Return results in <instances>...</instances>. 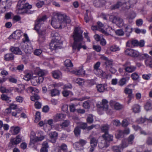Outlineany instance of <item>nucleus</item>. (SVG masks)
Returning a JSON list of instances; mask_svg holds the SVG:
<instances>
[{"instance_id":"2eb2a0df","label":"nucleus","mask_w":152,"mask_h":152,"mask_svg":"<svg viewBox=\"0 0 152 152\" xmlns=\"http://www.w3.org/2000/svg\"><path fill=\"white\" fill-rule=\"evenodd\" d=\"M39 92V90L38 89L34 88L31 93L33 95L31 97V99L32 101L37 100L39 99V96L37 94Z\"/></svg>"},{"instance_id":"a878e982","label":"nucleus","mask_w":152,"mask_h":152,"mask_svg":"<svg viewBox=\"0 0 152 152\" xmlns=\"http://www.w3.org/2000/svg\"><path fill=\"white\" fill-rule=\"evenodd\" d=\"M49 145L47 141L44 142L42 144V147L41 148V152H48Z\"/></svg>"},{"instance_id":"680f3d73","label":"nucleus","mask_w":152,"mask_h":152,"mask_svg":"<svg viewBox=\"0 0 152 152\" xmlns=\"http://www.w3.org/2000/svg\"><path fill=\"white\" fill-rule=\"evenodd\" d=\"M87 124L86 123H80V128L83 129H86Z\"/></svg>"},{"instance_id":"aec40b11","label":"nucleus","mask_w":152,"mask_h":152,"mask_svg":"<svg viewBox=\"0 0 152 152\" xmlns=\"http://www.w3.org/2000/svg\"><path fill=\"white\" fill-rule=\"evenodd\" d=\"M102 137L104 140H105L106 142H109L113 141V137L108 133L104 134L102 135Z\"/></svg>"},{"instance_id":"1a4fd4ad","label":"nucleus","mask_w":152,"mask_h":152,"mask_svg":"<svg viewBox=\"0 0 152 152\" xmlns=\"http://www.w3.org/2000/svg\"><path fill=\"white\" fill-rule=\"evenodd\" d=\"M142 57L145 59V63L146 66L152 68V57L146 54H143Z\"/></svg>"},{"instance_id":"7ed1b4c3","label":"nucleus","mask_w":152,"mask_h":152,"mask_svg":"<svg viewBox=\"0 0 152 152\" xmlns=\"http://www.w3.org/2000/svg\"><path fill=\"white\" fill-rule=\"evenodd\" d=\"M136 3L134 0H130L128 2L126 3L122 2L121 1L118 2L114 5L111 6V10H114L120 7H121L123 10H125L129 9L131 7H132Z\"/></svg>"},{"instance_id":"393cba45","label":"nucleus","mask_w":152,"mask_h":152,"mask_svg":"<svg viewBox=\"0 0 152 152\" xmlns=\"http://www.w3.org/2000/svg\"><path fill=\"white\" fill-rule=\"evenodd\" d=\"M103 59L105 61L104 62V64L106 67H111L113 64V61L112 60H109L108 58L105 57H103Z\"/></svg>"},{"instance_id":"338daca9","label":"nucleus","mask_w":152,"mask_h":152,"mask_svg":"<svg viewBox=\"0 0 152 152\" xmlns=\"http://www.w3.org/2000/svg\"><path fill=\"white\" fill-rule=\"evenodd\" d=\"M0 91L2 93H7L9 91V90L1 86L0 87Z\"/></svg>"},{"instance_id":"58836bf2","label":"nucleus","mask_w":152,"mask_h":152,"mask_svg":"<svg viewBox=\"0 0 152 152\" xmlns=\"http://www.w3.org/2000/svg\"><path fill=\"white\" fill-rule=\"evenodd\" d=\"M1 98L2 100L5 101L8 103L11 101V100H10V97L6 94H2L1 96Z\"/></svg>"},{"instance_id":"a211bd4d","label":"nucleus","mask_w":152,"mask_h":152,"mask_svg":"<svg viewBox=\"0 0 152 152\" xmlns=\"http://www.w3.org/2000/svg\"><path fill=\"white\" fill-rule=\"evenodd\" d=\"M97 91L100 93H103L107 91V85L105 84H99L96 86Z\"/></svg>"},{"instance_id":"6e6552de","label":"nucleus","mask_w":152,"mask_h":152,"mask_svg":"<svg viewBox=\"0 0 152 152\" xmlns=\"http://www.w3.org/2000/svg\"><path fill=\"white\" fill-rule=\"evenodd\" d=\"M46 19L47 17L46 15H44L41 18H38L35 21L34 29L37 31L41 30L40 29L41 24H42Z\"/></svg>"},{"instance_id":"5fc2aeb1","label":"nucleus","mask_w":152,"mask_h":152,"mask_svg":"<svg viewBox=\"0 0 152 152\" xmlns=\"http://www.w3.org/2000/svg\"><path fill=\"white\" fill-rule=\"evenodd\" d=\"M145 108L146 110H148L152 109V104L150 102H147L145 105Z\"/></svg>"},{"instance_id":"f03ea898","label":"nucleus","mask_w":152,"mask_h":152,"mask_svg":"<svg viewBox=\"0 0 152 152\" xmlns=\"http://www.w3.org/2000/svg\"><path fill=\"white\" fill-rule=\"evenodd\" d=\"M71 20L69 17L64 14H56L52 17L51 24L55 28H62L66 26L67 23H69Z\"/></svg>"},{"instance_id":"6ab92c4d","label":"nucleus","mask_w":152,"mask_h":152,"mask_svg":"<svg viewBox=\"0 0 152 152\" xmlns=\"http://www.w3.org/2000/svg\"><path fill=\"white\" fill-rule=\"evenodd\" d=\"M51 142L53 143L56 142L58 137V133L56 132H52L49 134Z\"/></svg>"},{"instance_id":"f704fd0d","label":"nucleus","mask_w":152,"mask_h":152,"mask_svg":"<svg viewBox=\"0 0 152 152\" xmlns=\"http://www.w3.org/2000/svg\"><path fill=\"white\" fill-rule=\"evenodd\" d=\"M113 104H114V109L116 110H120L121 109L124 107L123 105L118 102H114Z\"/></svg>"},{"instance_id":"774afa93","label":"nucleus","mask_w":152,"mask_h":152,"mask_svg":"<svg viewBox=\"0 0 152 152\" xmlns=\"http://www.w3.org/2000/svg\"><path fill=\"white\" fill-rule=\"evenodd\" d=\"M146 143L148 145H152V138L148 137L146 140Z\"/></svg>"},{"instance_id":"6e6d98bb","label":"nucleus","mask_w":152,"mask_h":152,"mask_svg":"<svg viewBox=\"0 0 152 152\" xmlns=\"http://www.w3.org/2000/svg\"><path fill=\"white\" fill-rule=\"evenodd\" d=\"M74 132L75 135L78 137L80 135V132L79 128L78 127H76L74 130Z\"/></svg>"},{"instance_id":"13d9d810","label":"nucleus","mask_w":152,"mask_h":152,"mask_svg":"<svg viewBox=\"0 0 152 152\" xmlns=\"http://www.w3.org/2000/svg\"><path fill=\"white\" fill-rule=\"evenodd\" d=\"M145 121H146V118L142 117H141L138 119L137 120V123L140 124H142Z\"/></svg>"},{"instance_id":"cd10ccee","label":"nucleus","mask_w":152,"mask_h":152,"mask_svg":"<svg viewBox=\"0 0 152 152\" xmlns=\"http://www.w3.org/2000/svg\"><path fill=\"white\" fill-rule=\"evenodd\" d=\"M129 79V77H123L119 80L118 82L119 86H122L126 84V82Z\"/></svg>"},{"instance_id":"39448f33","label":"nucleus","mask_w":152,"mask_h":152,"mask_svg":"<svg viewBox=\"0 0 152 152\" xmlns=\"http://www.w3.org/2000/svg\"><path fill=\"white\" fill-rule=\"evenodd\" d=\"M18 8L20 10H23V12L27 14H32L33 11H31L30 9L32 8V6L28 3L24 4L21 0H19L18 3Z\"/></svg>"},{"instance_id":"9b49d317","label":"nucleus","mask_w":152,"mask_h":152,"mask_svg":"<svg viewBox=\"0 0 152 152\" xmlns=\"http://www.w3.org/2000/svg\"><path fill=\"white\" fill-rule=\"evenodd\" d=\"M58 40L55 38H53L49 46L51 50H53L56 49L58 47Z\"/></svg>"},{"instance_id":"f257e3e1","label":"nucleus","mask_w":152,"mask_h":152,"mask_svg":"<svg viewBox=\"0 0 152 152\" xmlns=\"http://www.w3.org/2000/svg\"><path fill=\"white\" fill-rule=\"evenodd\" d=\"M83 32L80 28L77 27L75 28L73 32L72 37L74 41L72 47L74 52H76V51H79L81 48L84 50L86 49V46L83 40Z\"/></svg>"},{"instance_id":"e433bc0d","label":"nucleus","mask_w":152,"mask_h":152,"mask_svg":"<svg viewBox=\"0 0 152 152\" xmlns=\"http://www.w3.org/2000/svg\"><path fill=\"white\" fill-rule=\"evenodd\" d=\"M63 96L64 97H67L69 95L72 96L73 95L72 93L66 89H64L62 92Z\"/></svg>"},{"instance_id":"4be33fe9","label":"nucleus","mask_w":152,"mask_h":152,"mask_svg":"<svg viewBox=\"0 0 152 152\" xmlns=\"http://www.w3.org/2000/svg\"><path fill=\"white\" fill-rule=\"evenodd\" d=\"M109 145V142H106L105 140H102L98 144V146L100 149L107 148Z\"/></svg>"},{"instance_id":"603ef678","label":"nucleus","mask_w":152,"mask_h":152,"mask_svg":"<svg viewBox=\"0 0 152 152\" xmlns=\"http://www.w3.org/2000/svg\"><path fill=\"white\" fill-rule=\"evenodd\" d=\"M75 82L80 86H82L84 83V81L82 79L77 78L75 81Z\"/></svg>"},{"instance_id":"09e8293b","label":"nucleus","mask_w":152,"mask_h":152,"mask_svg":"<svg viewBox=\"0 0 152 152\" xmlns=\"http://www.w3.org/2000/svg\"><path fill=\"white\" fill-rule=\"evenodd\" d=\"M41 119L40 113L39 112H37L36 113L35 119L34 122L36 123L38 122Z\"/></svg>"},{"instance_id":"f8f14e48","label":"nucleus","mask_w":152,"mask_h":152,"mask_svg":"<svg viewBox=\"0 0 152 152\" xmlns=\"http://www.w3.org/2000/svg\"><path fill=\"white\" fill-rule=\"evenodd\" d=\"M64 64L66 67V70L71 72L72 71V69L73 66V64L71 60L69 59H66L64 61Z\"/></svg>"},{"instance_id":"49530a36","label":"nucleus","mask_w":152,"mask_h":152,"mask_svg":"<svg viewBox=\"0 0 152 152\" xmlns=\"http://www.w3.org/2000/svg\"><path fill=\"white\" fill-rule=\"evenodd\" d=\"M97 140L94 137H92L91 139L90 144L91 145L94 146H96L97 144Z\"/></svg>"},{"instance_id":"7c9ffc66","label":"nucleus","mask_w":152,"mask_h":152,"mask_svg":"<svg viewBox=\"0 0 152 152\" xmlns=\"http://www.w3.org/2000/svg\"><path fill=\"white\" fill-rule=\"evenodd\" d=\"M65 115L64 114H56L55 116L54 117V120L56 122H57L58 121H60V120L65 118Z\"/></svg>"},{"instance_id":"423d86ee","label":"nucleus","mask_w":152,"mask_h":152,"mask_svg":"<svg viewBox=\"0 0 152 152\" xmlns=\"http://www.w3.org/2000/svg\"><path fill=\"white\" fill-rule=\"evenodd\" d=\"M109 20L113 23H115L118 26H122L124 24L123 20L122 19L119 17L111 15L109 18Z\"/></svg>"},{"instance_id":"c03bdc74","label":"nucleus","mask_w":152,"mask_h":152,"mask_svg":"<svg viewBox=\"0 0 152 152\" xmlns=\"http://www.w3.org/2000/svg\"><path fill=\"white\" fill-rule=\"evenodd\" d=\"M109 129V126L108 125L103 126L101 128V129L103 132H104V134L108 133V131Z\"/></svg>"},{"instance_id":"864d4df0","label":"nucleus","mask_w":152,"mask_h":152,"mask_svg":"<svg viewBox=\"0 0 152 152\" xmlns=\"http://www.w3.org/2000/svg\"><path fill=\"white\" fill-rule=\"evenodd\" d=\"M32 76V74L30 72H28L24 76L23 79L26 80L28 81L31 79Z\"/></svg>"},{"instance_id":"c756f323","label":"nucleus","mask_w":152,"mask_h":152,"mask_svg":"<svg viewBox=\"0 0 152 152\" xmlns=\"http://www.w3.org/2000/svg\"><path fill=\"white\" fill-rule=\"evenodd\" d=\"M14 58V55L11 53L7 54L4 56V59L6 61L12 60Z\"/></svg>"},{"instance_id":"4c0bfd02","label":"nucleus","mask_w":152,"mask_h":152,"mask_svg":"<svg viewBox=\"0 0 152 152\" xmlns=\"http://www.w3.org/2000/svg\"><path fill=\"white\" fill-rule=\"evenodd\" d=\"M11 129V130H13V132L12 133V134L14 135H16L20 131V128L18 126L12 127Z\"/></svg>"},{"instance_id":"3c124183","label":"nucleus","mask_w":152,"mask_h":152,"mask_svg":"<svg viewBox=\"0 0 152 152\" xmlns=\"http://www.w3.org/2000/svg\"><path fill=\"white\" fill-rule=\"evenodd\" d=\"M129 144L128 142H127V140H123L122 141L121 145L120 147L121 148H125L127 147Z\"/></svg>"},{"instance_id":"bf43d9fd","label":"nucleus","mask_w":152,"mask_h":152,"mask_svg":"<svg viewBox=\"0 0 152 152\" xmlns=\"http://www.w3.org/2000/svg\"><path fill=\"white\" fill-rule=\"evenodd\" d=\"M85 82L88 84L87 86L88 87H90L94 84V80H87Z\"/></svg>"},{"instance_id":"e2e57ef3","label":"nucleus","mask_w":152,"mask_h":152,"mask_svg":"<svg viewBox=\"0 0 152 152\" xmlns=\"http://www.w3.org/2000/svg\"><path fill=\"white\" fill-rule=\"evenodd\" d=\"M133 50L131 49H127L125 51V53L126 54L131 56Z\"/></svg>"},{"instance_id":"ddd939ff","label":"nucleus","mask_w":152,"mask_h":152,"mask_svg":"<svg viewBox=\"0 0 152 152\" xmlns=\"http://www.w3.org/2000/svg\"><path fill=\"white\" fill-rule=\"evenodd\" d=\"M22 33L20 30H17L14 32L9 37L10 39H19L21 36Z\"/></svg>"},{"instance_id":"b1692460","label":"nucleus","mask_w":152,"mask_h":152,"mask_svg":"<svg viewBox=\"0 0 152 152\" xmlns=\"http://www.w3.org/2000/svg\"><path fill=\"white\" fill-rule=\"evenodd\" d=\"M10 51L16 54L21 55L22 52L18 47H11L10 48Z\"/></svg>"},{"instance_id":"473e14b6","label":"nucleus","mask_w":152,"mask_h":152,"mask_svg":"<svg viewBox=\"0 0 152 152\" xmlns=\"http://www.w3.org/2000/svg\"><path fill=\"white\" fill-rule=\"evenodd\" d=\"M108 102L105 99H103L102 100L101 107L105 110H107L108 108Z\"/></svg>"},{"instance_id":"0eeeda50","label":"nucleus","mask_w":152,"mask_h":152,"mask_svg":"<svg viewBox=\"0 0 152 152\" xmlns=\"http://www.w3.org/2000/svg\"><path fill=\"white\" fill-rule=\"evenodd\" d=\"M145 44L144 41L141 40L139 42L137 40H133L127 42L126 43L127 46L129 47L139 46L140 47L144 46Z\"/></svg>"},{"instance_id":"052dcab7","label":"nucleus","mask_w":152,"mask_h":152,"mask_svg":"<svg viewBox=\"0 0 152 152\" xmlns=\"http://www.w3.org/2000/svg\"><path fill=\"white\" fill-rule=\"evenodd\" d=\"M63 128L62 124H57L55 126V129L58 131H61Z\"/></svg>"},{"instance_id":"9d476101","label":"nucleus","mask_w":152,"mask_h":152,"mask_svg":"<svg viewBox=\"0 0 152 152\" xmlns=\"http://www.w3.org/2000/svg\"><path fill=\"white\" fill-rule=\"evenodd\" d=\"M21 140L20 137L19 135L17 136L15 138H11L9 144L10 146L13 147L14 145L19 144Z\"/></svg>"},{"instance_id":"37998d69","label":"nucleus","mask_w":152,"mask_h":152,"mask_svg":"<svg viewBox=\"0 0 152 152\" xmlns=\"http://www.w3.org/2000/svg\"><path fill=\"white\" fill-rule=\"evenodd\" d=\"M86 121L89 124L92 123L94 121L93 115L92 114L89 115L87 117Z\"/></svg>"},{"instance_id":"de8ad7c7","label":"nucleus","mask_w":152,"mask_h":152,"mask_svg":"<svg viewBox=\"0 0 152 152\" xmlns=\"http://www.w3.org/2000/svg\"><path fill=\"white\" fill-rule=\"evenodd\" d=\"M134 135L132 134L130 135L127 139V140L129 144H132L133 142L134 139Z\"/></svg>"},{"instance_id":"69168bd1","label":"nucleus","mask_w":152,"mask_h":152,"mask_svg":"<svg viewBox=\"0 0 152 152\" xmlns=\"http://www.w3.org/2000/svg\"><path fill=\"white\" fill-rule=\"evenodd\" d=\"M146 30L144 29H140L138 28H136L135 29V32L137 34H139L142 33L144 34L146 33Z\"/></svg>"},{"instance_id":"79ce46f5","label":"nucleus","mask_w":152,"mask_h":152,"mask_svg":"<svg viewBox=\"0 0 152 152\" xmlns=\"http://www.w3.org/2000/svg\"><path fill=\"white\" fill-rule=\"evenodd\" d=\"M136 16V14L133 11H131L130 12L127 17V19L129 20L133 19H134Z\"/></svg>"},{"instance_id":"5701e85b","label":"nucleus","mask_w":152,"mask_h":152,"mask_svg":"<svg viewBox=\"0 0 152 152\" xmlns=\"http://www.w3.org/2000/svg\"><path fill=\"white\" fill-rule=\"evenodd\" d=\"M92 17L90 11L87 10L84 17V19L86 22L88 23L92 20Z\"/></svg>"},{"instance_id":"412c9836","label":"nucleus","mask_w":152,"mask_h":152,"mask_svg":"<svg viewBox=\"0 0 152 152\" xmlns=\"http://www.w3.org/2000/svg\"><path fill=\"white\" fill-rule=\"evenodd\" d=\"M86 143V141L83 139L80 140L79 141L75 143L74 144L75 147H76L77 148H79L83 146Z\"/></svg>"},{"instance_id":"bb28decb","label":"nucleus","mask_w":152,"mask_h":152,"mask_svg":"<svg viewBox=\"0 0 152 152\" xmlns=\"http://www.w3.org/2000/svg\"><path fill=\"white\" fill-rule=\"evenodd\" d=\"M53 76L55 79H61L62 78V74L59 70H56L53 72Z\"/></svg>"},{"instance_id":"8fccbe9b","label":"nucleus","mask_w":152,"mask_h":152,"mask_svg":"<svg viewBox=\"0 0 152 152\" xmlns=\"http://www.w3.org/2000/svg\"><path fill=\"white\" fill-rule=\"evenodd\" d=\"M110 50L111 51L115 52L120 50L119 48L116 45H113L110 48Z\"/></svg>"},{"instance_id":"c85d7f7f","label":"nucleus","mask_w":152,"mask_h":152,"mask_svg":"<svg viewBox=\"0 0 152 152\" xmlns=\"http://www.w3.org/2000/svg\"><path fill=\"white\" fill-rule=\"evenodd\" d=\"M71 73L72 74H75L77 75H85V71L83 70L82 68L77 71L72 70Z\"/></svg>"},{"instance_id":"4468645a","label":"nucleus","mask_w":152,"mask_h":152,"mask_svg":"<svg viewBox=\"0 0 152 152\" xmlns=\"http://www.w3.org/2000/svg\"><path fill=\"white\" fill-rule=\"evenodd\" d=\"M44 138V136H42L40 137L31 136L29 145L34 144L38 141L42 140Z\"/></svg>"},{"instance_id":"4d7b16f0","label":"nucleus","mask_w":152,"mask_h":152,"mask_svg":"<svg viewBox=\"0 0 152 152\" xmlns=\"http://www.w3.org/2000/svg\"><path fill=\"white\" fill-rule=\"evenodd\" d=\"M61 124L63 128L67 127L70 125V121L68 120H65Z\"/></svg>"},{"instance_id":"ea45409f","label":"nucleus","mask_w":152,"mask_h":152,"mask_svg":"<svg viewBox=\"0 0 152 152\" xmlns=\"http://www.w3.org/2000/svg\"><path fill=\"white\" fill-rule=\"evenodd\" d=\"M115 135L117 138L123 137H124V134L123 131L118 130L116 132Z\"/></svg>"},{"instance_id":"a19ab883","label":"nucleus","mask_w":152,"mask_h":152,"mask_svg":"<svg viewBox=\"0 0 152 152\" xmlns=\"http://www.w3.org/2000/svg\"><path fill=\"white\" fill-rule=\"evenodd\" d=\"M132 28L130 26H127L126 27L125 31L126 32V35L127 37L129 36L130 34L132 32Z\"/></svg>"},{"instance_id":"0e129e2a","label":"nucleus","mask_w":152,"mask_h":152,"mask_svg":"<svg viewBox=\"0 0 152 152\" xmlns=\"http://www.w3.org/2000/svg\"><path fill=\"white\" fill-rule=\"evenodd\" d=\"M113 124L116 126H120L121 124L120 121L118 120H114L113 121Z\"/></svg>"},{"instance_id":"2f4dec72","label":"nucleus","mask_w":152,"mask_h":152,"mask_svg":"<svg viewBox=\"0 0 152 152\" xmlns=\"http://www.w3.org/2000/svg\"><path fill=\"white\" fill-rule=\"evenodd\" d=\"M132 109L135 113H138L140 111V106L137 104H135L132 106Z\"/></svg>"},{"instance_id":"dca6fc26","label":"nucleus","mask_w":152,"mask_h":152,"mask_svg":"<svg viewBox=\"0 0 152 152\" xmlns=\"http://www.w3.org/2000/svg\"><path fill=\"white\" fill-rule=\"evenodd\" d=\"M39 35L38 41L40 42H43L45 38V35L46 34L45 29L40 30L37 31Z\"/></svg>"},{"instance_id":"f3484780","label":"nucleus","mask_w":152,"mask_h":152,"mask_svg":"<svg viewBox=\"0 0 152 152\" xmlns=\"http://www.w3.org/2000/svg\"><path fill=\"white\" fill-rule=\"evenodd\" d=\"M124 92L126 94H128V98H129V100L128 101V103L129 104L133 97V95L132 94V89L126 88H125Z\"/></svg>"},{"instance_id":"72a5a7b5","label":"nucleus","mask_w":152,"mask_h":152,"mask_svg":"<svg viewBox=\"0 0 152 152\" xmlns=\"http://www.w3.org/2000/svg\"><path fill=\"white\" fill-rule=\"evenodd\" d=\"M59 149L58 152H61V150H62L64 152L67 151V145L64 143H62L60 146H58Z\"/></svg>"},{"instance_id":"a18cd8bd","label":"nucleus","mask_w":152,"mask_h":152,"mask_svg":"<svg viewBox=\"0 0 152 152\" xmlns=\"http://www.w3.org/2000/svg\"><path fill=\"white\" fill-rule=\"evenodd\" d=\"M59 93V91L56 89H54L51 91V94L52 96L58 95Z\"/></svg>"},{"instance_id":"c9c22d12","label":"nucleus","mask_w":152,"mask_h":152,"mask_svg":"<svg viewBox=\"0 0 152 152\" xmlns=\"http://www.w3.org/2000/svg\"><path fill=\"white\" fill-rule=\"evenodd\" d=\"M136 69V67L131 65L129 66H128L126 68H125V70L126 71L129 73L134 72Z\"/></svg>"},{"instance_id":"20e7f679","label":"nucleus","mask_w":152,"mask_h":152,"mask_svg":"<svg viewBox=\"0 0 152 152\" xmlns=\"http://www.w3.org/2000/svg\"><path fill=\"white\" fill-rule=\"evenodd\" d=\"M47 72L43 70L40 69L37 72L38 76L34 77L31 80V82L33 84L34 86L37 85L42 83L44 80L43 76L46 75Z\"/></svg>"}]
</instances>
